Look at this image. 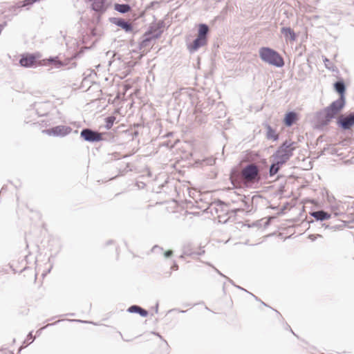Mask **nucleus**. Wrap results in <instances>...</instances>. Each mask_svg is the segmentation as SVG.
<instances>
[{"instance_id":"nucleus-22","label":"nucleus","mask_w":354,"mask_h":354,"mask_svg":"<svg viewBox=\"0 0 354 354\" xmlns=\"http://www.w3.org/2000/svg\"><path fill=\"white\" fill-rule=\"evenodd\" d=\"M37 1V0H24L20 3L19 7H25L26 6L31 5Z\"/></svg>"},{"instance_id":"nucleus-5","label":"nucleus","mask_w":354,"mask_h":354,"mask_svg":"<svg viewBox=\"0 0 354 354\" xmlns=\"http://www.w3.org/2000/svg\"><path fill=\"white\" fill-rule=\"evenodd\" d=\"M209 31L208 26L206 24H200L198 26V33L197 38L192 44L188 46L191 51H195L200 47L204 46L207 43V34Z\"/></svg>"},{"instance_id":"nucleus-17","label":"nucleus","mask_w":354,"mask_h":354,"mask_svg":"<svg viewBox=\"0 0 354 354\" xmlns=\"http://www.w3.org/2000/svg\"><path fill=\"white\" fill-rule=\"evenodd\" d=\"M116 25L124 29L126 32H131L133 30V27L131 24L124 21L123 19H119L115 22Z\"/></svg>"},{"instance_id":"nucleus-9","label":"nucleus","mask_w":354,"mask_h":354,"mask_svg":"<svg viewBox=\"0 0 354 354\" xmlns=\"http://www.w3.org/2000/svg\"><path fill=\"white\" fill-rule=\"evenodd\" d=\"M337 123L344 129H351L354 126V114H350L347 116H340Z\"/></svg>"},{"instance_id":"nucleus-14","label":"nucleus","mask_w":354,"mask_h":354,"mask_svg":"<svg viewBox=\"0 0 354 354\" xmlns=\"http://www.w3.org/2000/svg\"><path fill=\"white\" fill-rule=\"evenodd\" d=\"M312 216L319 221L328 220L330 218V215L324 211H317L312 213Z\"/></svg>"},{"instance_id":"nucleus-8","label":"nucleus","mask_w":354,"mask_h":354,"mask_svg":"<svg viewBox=\"0 0 354 354\" xmlns=\"http://www.w3.org/2000/svg\"><path fill=\"white\" fill-rule=\"evenodd\" d=\"M81 136L86 141L95 142L102 140V135L100 133L93 131L90 129H84L81 132Z\"/></svg>"},{"instance_id":"nucleus-2","label":"nucleus","mask_w":354,"mask_h":354,"mask_svg":"<svg viewBox=\"0 0 354 354\" xmlns=\"http://www.w3.org/2000/svg\"><path fill=\"white\" fill-rule=\"evenodd\" d=\"M240 177L244 185L248 186L259 180V169L254 165L250 164L244 167L241 172Z\"/></svg>"},{"instance_id":"nucleus-11","label":"nucleus","mask_w":354,"mask_h":354,"mask_svg":"<svg viewBox=\"0 0 354 354\" xmlns=\"http://www.w3.org/2000/svg\"><path fill=\"white\" fill-rule=\"evenodd\" d=\"M26 263L24 259L19 261V259H12L10 262V268L15 273L20 272L25 269Z\"/></svg>"},{"instance_id":"nucleus-12","label":"nucleus","mask_w":354,"mask_h":354,"mask_svg":"<svg viewBox=\"0 0 354 354\" xmlns=\"http://www.w3.org/2000/svg\"><path fill=\"white\" fill-rule=\"evenodd\" d=\"M298 120V115L295 112H289L286 114L283 122L286 126L290 127L293 123L296 122Z\"/></svg>"},{"instance_id":"nucleus-16","label":"nucleus","mask_w":354,"mask_h":354,"mask_svg":"<svg viewBox=\"0 0 354 354\" xmlns=\"http://www.w3.org/2000/svg\"><path fill=\"white\" fill-rule=\"evenodd\" d=\"M128 311L129 313H138L142 317H147L148 315V312L138 306H131L129 308Z\"/></svg>"},{"instance_id":"nucleus-1","label":"nucleus","mask_w":354,"mask_h":354,"mask_svg":"<svg viewBox=\"0 0 354 354\" xmlns=\"http://www.w3.org/2000/svg\"><path fill=\"white\" fill-rule=\"evenodd\" d=\"M259 56L261 59L271 65L281 67L284 65L283 57L275 50L263 47L259 49Z\"/></svg>"},{"instance_id":"nucleus-20","label":"nucleus","mask_w":354,"mask_h":354,"mask_svg":"<svg viewBox=\"0 0 354 354\" xmlns=\"http://www.w3.org/2000/svg\"><path fill=\"white\" fill-rule=\"evenodd\" d=\"M281 165V163H278V160H277V163L272 165L270 169V174L271 176H273L276 174L279 169V165Z\"/></svg>"},{"instance_id":"nucleus-21","label":"nucleus","mask_w":354,"mask_h":354,"mask_svg":"<svg viewBox=\"0 0 354 354\" xmlns=\"http://www.w3.org/2000/svg\"><path fill=\"white\" fill-rule=\"evenodd\" d=\"M115 120V117H114V116H109V117L106 118V128L107 129H110L112 127Z\"/></svg>"},{"instance_id":"nucleus-23","label":"nucleus","mask_w":354,"mask_h":354,"mask_svg":"<svg viewBox=\"0 0 354 354\" xmlns=\"http://www.w3.org/2000/svg\"><path fill=\"white\" fill-rule=\"evenodd\" d=\"M48 62H53L55 66H61L62 62L57 59V58L55 59H50L48 60Z\"/></svg>"},{"instance_id":"nucleus-13","label":"nucleus","mask_w":354,"mask_h":354,"mask_svg":"<svg viewBox=\"0 0 354 354\" xmlns=\"http://www.w3.org/2000/svg\"><path fill=\"white\" fill-rule=\"evenodd\" d=\"M281 32L286 39H289L291 41H294L297 39L295 32L290 28L283 27L281 29Z\"/></svg>"},{"instance_id":"nucleus-6","label":"nucleus","mask_w":354,"mask_h":354,"mask_svg":"<svg viewBox=\"0 0 354 354\" xmlns=\"http://www.w3.org/2000/svg\"><path fill=\"white\" fill-rule=\"evenodd\" d=\"M344 97H339L324 109L325 122H330L341 111L344 106Z\"/></svg>"},{"instance_id":"nucleus-24","label":"nucleus","mask_w":354,"mask_h":354,"mask_svg":"<svg viewBox=\"0 0 354 354\" xmlns=\"http://www.w3.org/2000/svg\"><path fill=\"white\" fill-rule=\"evenodd\" d=\"M173 254L172 251L171 250H167L165 252V257H169L170 256H171Z\"/></svg>"},{"instance_id":"nucleus-4","label":"nucleus","mask_w":354,"mask_h":354,"mask_svg":"<svg viewBox=\"0 0 354 354\" xmlns=\"http://www.w3.org/2000/svg\"><path fill=\"white\" fill-rule=\"evenodd\" d=\"M339 207L343 210L340 213L342 221L348 225L354 224V202L345 201L341 202Z\"/></svg>"},{"instance_id":"nucleus-3","label":"nucleus","mask_w":354,"mask_h":354,"mask_svg":"<svg viewBox=\"0 0 354 354\" xmlns=\"http://www.w3.org/2000/svg\"><path fill=\"white\" fill-rule=\"evenodd\" d=\"M295 149L294 142L286 141L279 147L275 153V158L278 160V163L283 164L286 162L292 156Z\"/></svg>"},{"instance_id":"nucleus-7","label":"nucleus","mask_w":354,"mask_h":354,"mask_svg":"<svg viewBox=\"0 0 354 354\" xmlns=\"http://www.w3.org/2000/svg\"><path fill=\"white\" fill-rule=\"evenodd\" d=\"M71 131V129L66 126H57L53 128L43 131L44 133L54 136H64Z\"/></svg>"},{"instance_id":"nucleus-18","label":"nucleus","mask_w":354,"mask_h":354,"mask_svg":"<svg viewBox=\"0 0 354 354\" xmlns=\"http://www.w3.org/2000/svg\"><path fill=\"white\" fill-rule=\"evenodd\" d=\"M115 10L121 13H126L131 10V7L128 4H115Z\"/></svg>"},{"instance_id":"nucleus-10","label":"nucleus","mask_w":354,"mask_h":354,"mask_svg":"<svg viewBox=\"0 0 354 354\" xmlns=\"http://www.w3.org/2000/svg\"><path fill=\"white\" fill-rule=\"evenodd\" d=\"M38 56L32 54L23 55L19 63L24 67H31L37 64Z\"/></svg>"},{"instance_id":"nucleus-19","label":"nucleus","mask_w":354,"mask_h":354,"mask_svg":"<svg viewBox=\"0 0 354 354\" xmlns=\"http://www.w3.org/2000/svg\"><path fill=\"white\" fill-rule=\"evenodd\" d=\"M335 88L337 92L340 94V97H344V93L345 92V86L342 82H337L335 84Z\"/></svg>"},{"instance_id":"nucleus-15","label":"nucleus","mask_w":354,"mask_h":354,"mask_svg":"<svg viewBox=\"0 0 354 354\" xmlns=\"http://www.w3.org/2000/svg\"><path fill=\"white\" fill-rule=\"evenodd\" d=\"M267 132H266V138L269 140H272L276 141L279 138L278 133H276V131L273 129L270 125H267L266 127Z\"/></svg>"}]
</instances>
